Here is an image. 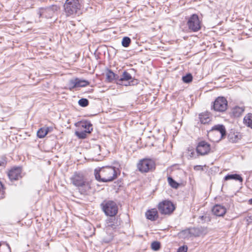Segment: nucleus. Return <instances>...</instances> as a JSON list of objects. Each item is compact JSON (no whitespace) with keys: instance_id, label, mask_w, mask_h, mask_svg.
I'll return each instance as SVG.
<instances>
[{"instance_id":"f257e3e1","label":"nucleus","mask_w":252,"mask_h":252,"mask_svg":"<svg viewBox=\"0 0 252 252\" xmlns=\"http://www.w3.org/2000/svg\"><path fill=\"white\" fill-rule=\"evenodd\" d=\"M94 174L96 180L101 182H111L118 177L116 168L111 166H106L95 169Z\"/></svg>"},{"instance_id":"f03ea898","label":"nucleus","mask_w":252,"mask_h":252,"mask_svg":"<svg viewBox=\"0 0 252 252\" xmlns=\"http://www.w3.org/2000/svg\"><path fill=\"white\" fill-rule=\"evenodd\" d=\"M71 183L78 188L79 191L82 194H88L91 192L90 183L79 173H75L70 178Z\"/></svg>"},{"instance_id":"7ed1b4c3","label":"nucleus","mask_w":252,"mask_h":252,"mask_svg":"<svg viewBox=\"0 0 252 252\" xmlns=\"http://www.w3.org/2000/svg\"><path fill=\"white\" fill-rule=\"evenodd\" d=\"M226 131L224 126L217 125L208 132V136L213 142H218L225 135Z\"/></svg>"},{"instance_id":"20e7f679","label":"nucleus","mask_w":252,"mask_h":252,"mask_svg":"<svg viewBox=\"0 0 252 252\" xmlns=\"http://www.w3.org/2000/svg\"><path fill=\"white\" fill-rule=\"evenodd\" d=\"M63 7L66 15L71 16L78 13L81 5L79 0H66Z\"/></svg>"},{"instance_id":"39448f33","label":"nucleus","mask_w":252,"mask_h":252,"mask_svg":"<svg viewBox=\"0 0 252 252\" xmlns=\"http://www.w3.org/2000/svg\"><path fill=\"white\" fill-rule=\"evenodd\" d=\"M101 205L103 211L107 216H115L118 213V206L113 201H104Z\"/></svg>"},{"instance_id":"423d86ee","label":"nucleus","mask_w":252,"mask_h":252,"mask_svg":"<svg viewBox=\"0 0 252 252\" xmlns=\"http://www.w3.org/2000/svg\"><path fill=\"white\" fill-rule=\"evenodd\" d=\"M137 168L141 172L146 173L152 171L155 168V163L151 159L145 158L139 161Z\"/></svg>"},{"instance_id":"0eeeda50","label":"nucleus","mask_w":252,"mask_h":252,"mask_svg":"<svg viewBox=\"0 0 252 252\" xmlns=\"http://www.w3.org/2000/svg\"><path fill=\"white\" fill-rule=\"evenodd\" d=\"M187 25L189 29L192 32H196L201 28V22L196 14H192L189 17Z\"/></svg>"},{"instance_id":"6e6552de","label":"nucleus","mask_w":252,"mask_h":252,"mask_svg":"<svg viewBox=\"0 0 252 252\" xmlns=\"http://www.w3.org/2000/svg\"><path fill=\"white\" fill-rule=\"evenodd\" d=\"M158 209L162 214L169 215L174 211L175 207L170 201L164 200L158 204Z\"/></svg>"},{"instance_id":"1a4fd4ad","label":"nucleus","mask_w":252,"mask_h":252,"mask_svg":"<svg viewBox=\"0 0 252 252\" xmlns=\"http://www.w3.org/2000/svg\"><path fill=\"white\" fill-rule=\"evenodd\" d=\"M137 81L132 78L131 75L126 71H124L123 73L122 77L119 78L118 77V81L117 83L120 85H124L125 86L133 85L137 83Z\"/></svg>"},{"instance_id":"9d476101","label":"nucleus","mask_w":252,"mask_h":252,"mask_svg":"<svg viewBox=\"0 0 252 252\" xmlns=\"http://www.w3.org/2000/svg\"><path fill=\"white\" fill-rule=\"evenodd\" d=\"M121 221L115 216H110L106 220V229L109 232L111 229H116L121 225Z\"/></svg>"},{"instance_id":"9b49d317","label":"nucleus","mask_w":252,"mask_h":252,"mask_svg":"<svg viewBox=\"0 0 252 252\" xmlns=\"http://www.w3.org/2000/svg\"><path fill=\"white\" fill-rule=\"evenodd\" d=\"M227 107V101L223 97H218L214 102L213 108L216 111L224 112Z\"/></svg>"},{"instance_id":"f8f14e48","label":"nucleus","mask_w":252,"mask_h":252,"mask_svg":"<svg viewBox=\"0 0 252 252\" xmlns=\"http://www.w3.org/2000/svg\"><path fill=\"white\" fill-rule=\"evenodd\" d=\"M210 150V145L205 141L199 142L196 147L197 153L201 156L208 154Z\"/></svg>"},{"instance_id":"ddd939ff","label":"nucleus","mask_w":252,"mask_h":252,"mask_svg":"<svg viewBox=\"0 0 252 252\" xmlns=\"http://www.w3.org/2000/svg\"><path fill=\"white\" fill-rule=\"evenodd\" d=\"M89 85V82L88 81L79 79L78 78L71 79L69 82L70 89L76 87H83Z\"/></svg>"},{"instance_id":"4468645a","label":"nucleus","mask_w":252,"mask_h":252,"mask_svg":"<svg viewBox=\"0 0 252 252\" xmlns=\"http://www.w3.org/2000/svg\"><path fill=\"white\" fill-rule=\"evenodd\" d=\"M8 176L11 181L18 180L22 177L21 168L15 167L11 169L9 171Z\"/></svg>"},{"instance_id":"2eb2a0df","label":"nucleus","mask_w":252,"mask_h":252,"mask_svg":"<svg viewBox=\"0 0 252 252\" xmlns=\"http://www.w3.org/2000/svg\"><path fill=\"white\" fill-rule=\"evenodd\" d=\"M226 208L220 205H215L212 209V213L216 216H223L226 213Z\"/></svg>"},{"instance_id":"dca6fc26","label":"nucleus","mask_w":252,"mask_h":252,"mask_svg":"<svg viewBox=\"0 0 252 252\" xmlns=\"http://www.w3.org/2000/svg\"><path fill=\"white\" fill-rule=\"evenodd\" d=\"M78 126L81 130H84L89 133H90L93 130L92 125L88 121L80 122L78 124Z\"/></svg>"},{"instance_id":"f3484780","label":"nucleus","mask_w":252,"mask_h":252,"mask_svg":"<svg viewBox=\"0 0 252 252\" xmlns=\"http://www.w3.org/2000/svg\"><path fill=\"white\" fill-rule=\"evenodd\" d=\"M53 14V10L50 8H42L39 12V17H44L47 18H51Z\"/></svg>"},{"instance_id":"a211bd4d","label":"nucleus","mask_w":252,"mask_h":252,"mask_svg":"<svg viewBox=\"0 0 252 252\" xmlns=\"http://www.w3.org/2000/svg\"><path fill=\"white\" fill-rule=\"evenodd\" d=\"M147 218L151 220H155L158 218V211L156 209L149 210L146 213Z\"/></svg>"},{"instance_id":"6ab92c4d","label":"nucleus","mask_w":252,"mask_h":252,"mask_svg":"<svg viewBox=\"0 0 252 252\" xmlns=\"http://www.w3.org/2000/svg\"><path fill=\"white\" fill-rule=\"evenodd\" d=\"M106 76L107 80L109 82H112L113 80H116L117 82L118 81L119 76L111 70H107L106 73Z\"/></svg>"},{"instance_id":"aec40b11","label":"nucleus","mask_w":252,"mask_h":252,"mask_svg":"<svg viewBox=\"0 0 252 252\" xmlns=\"http://www.w3.org/2000/svg\"><path fill=\"white\" fill-rule=\"evenodd\" d=\"M244 110V107L235 106L232 109V114L235 117H239L242 115Z\"/></svg>"},{"instance_id":"412c9836","label":"nucleus","mask_w":252,"mask_h":252,"mask_svg":"<svg viewBox=\"0 0 252 252\" xmlns=\"http://www.w3.org/2000/svg\"><path fill=\"white\" fill-rule=\"evenodd\" d=\"M244 124L248 127L252 128V114L249 113L246 115L243 119Z\"/></svg>"},{"instance_id":"4be33fe9","label":"nucleus","mask_w":252,"mask_h":252,"mask_svg":"<svg viewBox=\"0 0 252 252\" xmlns=\"http://www.w3.org/2000/svg\"><path fill=\"white\" fill-rule=\"evenodd\" d=\"M113 238V234L111 230H109V232L106 229V233L103 236L102 241L103 242L108 243L112 240Z\"/></svg>"},{"instance_id":"5701e85b","label":"nucleus","mask_w":252,"mask_h":252,"mask_svg":"<svg viewBox=\"0 0 252 252\" xmlns=\"http://www.w3.org/2000/svg\"><path fill=\"white\" fill-rule=\"evenodd\" d=\"M224 180L227 181L229 180H238L240 182H243V179L238 174H231V175H227L224 177Z\"/></svg>"},{"instance_id":"b1692460","label":"nucleus","mask_w":252,"mask_h":252,"mask_svg":"<svg viewBox=\"0 0 252 252\" xmlns=\"http://www.w3.org/2000/svg\"><path fill=\"white\" fill-rule=\"evenodd\" d=\"M199 119L202 124H206L210 122L211 119L208 114H201L199 115Z\"/></svg>"},{"instance_id":"393cba45","label":"nucleus","mask_w":252,"mask_h":252,"mask_svg":"<svg viewBox=\"0 0 252 252\" xmlns=\"http://www.w3.org/2000/svg\"><path fill=\"white\" fill-rule=\"evenodd\" d=\"M48 132V128H41L37 132V136L40 138L44 137Z\"/></svg>"},{"instance_id":"a878e982","label":"nucleus","mask_w":252,"mask_h":252,"mask_svg":"<svg viewBox=\"0 0 252 252\" xmlns=\"http://www.w3.org/2000/svg\"><path fill=\"white\" fill-rule=\"evenodd\" d=\"M229 138L230 141L236 143L240 139V136L238 134L233 133L229 134Z\"/></svg>"},{"instance_id":"bb28decb","label":"nucleus","mask_w":252,"mask_h":252,"mask_svg":"<svg viewBox=\"0 0 252 252\" xmlns=\"http://www.w3.org/2000/svg\"><path fill=\"white\" fill-rule=\"evenodd\" d=\"M87 133H88L87 132H86L84 130H81L80 129V130L76 131L75 132V135L77 137L82 139L86 138Z\"/></svg>"},{"instance_id":"cd10ccee","label":"nucleus","mask_w":252,"mask_h":252,"mask_svg":"<svg viewBox=\"0 0 252 252\" xmlns=\"http://www.w3.org/2000/svg\"><path fill=\"white\" fill-rule=\"evenodd\" d=\"M168 182L171 187L173 188L177 189L179 186L178 183L174 181L171 177H168Z\"/></svg>"},{"instance_id":"c85d7f7f","label":"nucleus","mask_w":252,"mask_h":252,"mask_svg":"<svg viewBox=\"0 0 252 252\" xmlns=\"http://www.w3.org/2000/svg\"><path fill=\"white\" fill-rule=\"evenodd\" d=\"M131 42V40L130 38L128 37H124L123 38L122 41V45L125 47H127L129 46L130 43Z\"/></svg>"},{"instance_id":"c756f323","label":"nucleus","mask_w":252,"mask_h":252,"mask_svg":"<svg viewBox=\"0 0 252 252\" xmlns=\"http://www.w3.org/2000/svg\"><path fill=\"white\" fill-rule=\"evenodd\" d=\"M160 243L158 241H154L151 244V248L155 251H158L160 249Z\"/></svg>"},{"instance_id":"7c9ffc66","label":"nucleus","mask_w":252,"mask_h":252,"mask_svg":"<svg viewBox=\"0 0 252 252\" xmlns=\"http://www.w3.org/2000/svg\"><path fill=\"white\" fill-rule=\"evenodd\" d=\"M182 80L185 83H189L192 81V76L189 73L182 77Z\"/></svg>"},{"instance_id":"2f4dec72","label":"nucleus","mask_w":252,"mask_h":252,"mask_svg":"<svg viewBox=\"0 0 252 252\" xmlns=\"http://www.w3.org/2000/svg\"><path fill=\"white\" fill-rule=\"evenodd\" d=\"M78 104L82 107H86L89 104V101L86 98H81L78 101Z\"/></svg>"},{"instance_id":"473e14b6","label":"nucleus","mask_w":252,"mask_h":252,"mask_svg":"<svg viewBox=\"0 0 252 252\" xmlns=\"http://www.w3.org/2000/svg\"><path fill=\"white\" fill-rule=\"evenodd\" d=\"M188 251V247L187 246H183L180 247L177 252H187Z\"/></svg>"},{"instance_id":"72a5a7b5","label":"nucleus","mask_w":252,"mask_h":252,"mask_svg":"<svg viewBox=\"0 0 252 252\" xmlns=\"http://www.w3.org/2000/svg\"><path fill=\"white\" fill-rule=\"evenodd\" d=\"M4 195V190L3 185L1 182H0V199L2 198L3 197Z\"/></svg>"},{"instance_id":"f704fd0d","label":"nucleus","mask_w":252,"mask_h":252,"mask_svg":"<svg viewBox=\"0 0 252 252\" xmlns=\"http://www.w3.org/2000/svg\"><path fill=\"white\" fill-rule=\"evenodd\" d=\"M4 249H5V252H10V249L9 246L8 245H6L4 246Z\"/></svg>"},{"instance_id":"c9c22d12","label":"nucleus","mask_w":252,"mask_h":252,"mask_svg":"<svg viewBox=\"0 0 252 252\" xmlns=\"http://www.w3.org/2000/svg\"><path fill=\"white\" fill-rule=\"evenodd\" d=\"M194 169L196 170H199L200 169H203L202 167L200 165H196L194 167Z\"/></svg>"},{"instance_id":"e433bc0d","label":"nucleus","mask_w":252,"mask_h":252,"mask_svg":"<svg viewBox=\"0 0 252 252\" xmlns=\"http://www.w3.org/2000/svg\"><path fill=\"white\" fill-rule=\"evenodd\" d=\"M5 164V163L4 161L0 162V166H4Z\"/></svg>"},{"instance_id":"4c0bfd02","label":"nucleus","mask_w":252,"mask_h":252,"mask_svg":"<svg viewBox=\"0 0 252 252\" xmlns=\"http://www.w3.org/2000/svg\"><path fill=\"white\" fill-rule=\"evenodd\" d=\"M249 202H250V204H252V198L250 199Z\"/></svg>"},{"instance_id":"58836bf2","label":"nucleus","mask_w":252,"mask_h":252,"mask_svg":"<svg viewBox=\"0 0 252 252\" xmlns=\"http://www.w3.org/2000/svg\"><path fill=\"white\" fill-rule=\"evenodd\" d=\"M96 148H97L98 149H100V147L99 145H96Z\"/></svg>"}]
</instances>
